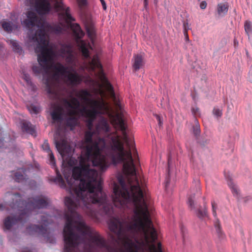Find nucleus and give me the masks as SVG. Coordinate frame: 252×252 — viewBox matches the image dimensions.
I'll list each match as a JSON object with an SVG mask.
<instances>
[{"label":"nucleus","mask_w":252,"mask_h":252,"mask_svg":"<svg viewBox=\"0 0 252 252\" xmlns=\"http://www.w3.org/2000/svg\"><path fill=\"white\" fill-rule=\"evenodd\" d=\"M133 67L135 70H139L143 65V57L141 55H135L134 56Z\"/></svg>","instance_id":"nucleus-21"},{"label":"nucleus","mask_w":252,"mask_h":252,"mask_svg":"<svg viewBox=\"0 0 252 252\" xmlns=\"http://www.w3.org/2000/svg\"><path fill=\"white\" fill-rule=\"evenodd\" d=\"M227 184L229 188L231 189L232 192L234 195H238V190L237 186L234 184V183L231 181H228Z\"/></svg>","instance_id":"nucleus-28"},{"label":"nucleus","mask_w":252,"mask_h":252,"mask_svg":"<svg viewBox=\"0 0 252 252\" xmlns=\"http://www.w3.org/2000/svg\"><path fill=\"white\" fill-rule=\"evenodd\" d=\"M72 205L71 199L67 198V211L64 215V252H95L101 249H105L107 252H123L108 244L98 232L81 220L80 215L72 210Z\"/></svg>","instance_id":"nucleus-3"},{"label":"nucleus","mask_w":252,"mask_h":252,"mask_svg":"<svg viewBox=\"0 0 252 252\" xmlns=\"http://www.w3.org/2000/svg\"><path fill=\"white\" fill-rule=\"evenodd\" d=\"M244 27L246 32L247 33L251 31V23L250 22L246 21L245 23Z\"/></svg>","instance_id":"nucleus-34"},{"label":"nucleus","mask_w":252,"mask_h":252,"mask_svg":"<svg viewBox=\"0 0 252 252\" xmlns=\"http://www.w3.org/2000/svg\"><path fill=\"white\" fill-rule=\"evenodd\" d=\"M77 95L84 102L88 104H92V101H95L94 100L91 99L90 98L91 96V94L86 89H82L80 90Z\"/></svg>","instance_id":"nucleus-17"},{"label":"nucleus","mask_w":252,"mask_h":252,"mask_svg":"<svg viewBox=\"0 0 252 252\" xmlns=\"http://www.w3.org/2000/svg\"><path fill=\"white\" fill-rule=\"evenodd\" d=\"M9 44L12 46L13 50L14 52L21 54L23 52V50L19 43L15 40H10Z\"/></svg>","instance_id":"nucleus-27"},{"label":"nucleus","mask_w":252,"mask_h":252,"mask_svg":"<svg viewBox=\"0 0 252 252\" xmlns=\"http://www.w3.org/2000/svg\"><path fill=\"white\" fill-rule=\"evenodd\" d=\"M156 118H157V120L158 122L159 125L160 126L161 124L160 117L158 115H156Z\"/></svg>","instance_id":"nucleus-44"},{"label":"nucleus","mask_w":252,"mask_h":252,"mask_svg":"<svg viewBox=\"0 0 252 252\" xmlns=\"http://www.w3.org/2000/svg\"><path fill=\"white\" fill-rule=\"evenodd\" d=\"M94 120H93V119H88L87 121V127L88 130H92L93 128V123Z\"/></svg>","instance_id":"nucleus-33"},{"label":"nucleus","mask_w":252,"mask_h":252,"mask_svg":"<svg viewBox=\"0 0 252 252\" xmlns=\"http://www.w3.org/2000/svg\"><path fill=\"white\" fill-rule=\"evenodd\" d=\"M103 79H104V80L105 81V83H106V87H107V89H108V91H109L110 92V93H111V94L113 96H114L115 95V94H114V91H113V87L111 85V84L107 80V79L105 78V77H103Z\"/></svg>","instance_id":"nucleus-30"},{"label":"nucleus","mask_w":252,"mask_h":252,"mask_svg":"<svg viewBox=\"0 0 252 252\" xmlns=\"http://www.w3.org/2000/svg\"><path fill=\"white\" fill-rule=\"evenodd\" d=\"M13 178L16 182L18 183H23L27 180L26 176L25 175V171L23 168L16 172L14 174Z\"/></svg>","instance_id":"nucleus-22"},{"label":"nucleus","mask_w":252,"mask_h":252,"mask_svg":"<svg viewBox=\"0 0 252 252\" xmlns=\"http://www.w3.org/2000/svg\"><path fill=\"white\" fill-rule=\"evenodd\" d=\"M63 28L60 26H56L54 28V31L57 33H59L62 32Z\"/></svg>","instance_id":"nucleus-39"},{"label":"nucleus","mask_w":252,"mask_h":252,"mask_svg":"<svg viewBox=\"0 0 252 252\" xmlns=\"http://www.w3.org/2000/svg\"><path fill=\"white\" fill-rule=\"evenodd\" d=\"M3 29L7 32H11L12 31H18L20 28V25L17 20L13 21H2L0 22Z\"/></svg>","instance_id":"nucleus-13"},{"label":"nucleus","mask_w":252,"mask_h":252,"mask_svg":"<svg viewBox=\"0 0 252 252\" xmlns=\"http://www.w3.org/2000/svg\"><path fill=\"white\" fill-rule=\"evenodd\" d=\"M57 1L55 6L56 8L63 10V15L67 23L74 21L75 19L70 14L69 7H64L63 4L60 2L61 0ZM25 4L27 6L33 7L39 14H45L48 13L51 10V4L48 0H25Z\"/></svg>","instance_id":"nucleus-7"},{"label":"nucleus","mask_w":252,"mask_h":252,"mask_svg":"<svg viewBox=\"0 0 252 252\" xmlns=\"http://www.w3.org/2000/svg\"><path fill=\"white\" fill-rule=\"evenodd\" d=\"M55 144L59 153L63 158L65 156H69L71 154V147L66 140L62 139L60 141H56Z\"/></svg>","instance_id":"nucleus-12"},{"label":"nucleus","mask_w":252,"mask_h":252,"mask_svg":"<svg viewBox=\"0 0 252 252\" xmlns=\"http://www.w3.org/2000/svg\"><path fill=\"white\" fill-rule=\"evenodd\" d=\"M78 4L80 8H83L87 4V0H78Z\"/></svg>","instance_id":"nucleus-35"},{"label":"nucleus","mask_w":252,"mask_h":252,"mask_svg":"<svg viewBox=\"0 0 252 252\" xmlns=\"http://www.w3.org/2000/svg\"><path fill=\"white\" fill-rule=\"evenodd\" d=\"M211 204H212L213 215L215 218H217L216 221L215 222V224L216 232H217L219 238L221 239H223L224 238L225 235L221 230L220 221H219V219L217 218V209L218 208L217 204L215 202V201L214 200H213L211 202Z\"/></svg>","instance_id":"nucleus-14"},{"label":"nucleus","mask_w":252,"mask_h":252,"mask_svg":"<svg viewBox=\"0 0 252 252\" xmlns=\"http://www.w3.org/2000/svg\"><path fill=\"white\" fill-rule=\"evenodd\" d=\"M198 111H199V109L197 107L192 108V112L194 115H195Z\"/></svg>","instance_id":"nucleus-43"},{"label":"nucleus","mask_w":252,"mask_h":252,"mask_svg":"<svg viewBox=\"0 0 252 252\" xmlns=\"http://www.w3.org/2000/svg\"><path fill=\"white\" fill-rule=\"evenodd\" d=\"M79 46L83 56L86 59L90 58L87 44L84 40H80L79 43Z\"/></svg>","instance_id":"nucleus-24"},{"label":"nucleus","mask_w":252,"mask_h":252,"mask_svg":"<svg viewBox=\"0 0 252 252\" xmlns=\"http://www.w3.org/2000/svg\"><path fill=\"white\" fill-rule=\"evenodd\" d=\"M67 61L70 63L72 62V56L70 54L67 58Z\"/></svg>","instance_id":"nucleus-45"},{"label":"nucleus","mask_w":252,"mask_h":252,"mask_svg":"<svg viewBox=\"0 0 252 252\" xmlns=\"http://www.w3.org/2000/svg\"><path fill=\"white\" fill-rule=\"evenodd\" d=\"M90 65L91 69L93 70L97 68L100 70L102 71V65L97 57H94L92 59L90 62Z\"/></svg>","instance_id":"nucleus-25"},{"label":"nucleus","mask_w":252,"mask_h":252,"mask_svg":"<svg viewBox=\"0 0 252 252\" xmlns=\"http://www.w3.org/2000/svg\"><path fill=\"white\" fill-rule=\"evenodd\" d=\"M184 34L185 36V40L186 41L189 42V37L188 32H184Z\"/></svg>","instance_id":"nucleus-42"},{"label":"nucleus","mask_w":252,"mask_h":252,"mask_svg":"<svg viewBox=\"0 0 252 252\" xmlns=\"http://www.w3.org/2000/svg\"><path fill=\"white\" fill-rule=\"evenodd\" d=\"M42 148L43 151L46 152L49 156L50 164L54 167L56 166L55 159L53 153L50 150L49 144L48 141L45 140L42 145Z\"/></svg>","instance_id":"nucleus-18"},{"label":"nucleus","mask_w":252,"mask_h":252,"mask_svg":"<svg viewBox=\"0 0 252 252\" xmlns=\"http://www.w3.org/2000/svg\"><path fill=\"white\" fill-rule=\"evenodd\" d=\"M110 131V127L107 120L101 119L95 127V131L87 130L85 133L86 144L84 157H81L79 165L75 166L72 172L68 173L63 171V175L66 179L67 186L62 175L56 169L57 177L51 179L56 184L63 189H66L71 194L69 198L72 202V209L74 211L78 207L86 210L89 214H94L93 205L98 204L100 209L106 215L112 213V205L108 203L106 194L102 191V181L98 177L97 171L90 168V163L98 167L101 172L104 171L109 166L106 157L101 154L106 147L104 138L97 137L93 140L94 133L107 134Z\"/></svg>","instance_id":"nucleus-2"},{"label":"nucleus","mask_w":252,"mask_h":252,"mask_svg":"<svg viewBox=\"0 0 252 252\" xmlns=\"http://www.w3.org/2000/svg\"><path fill=\"white\" fill-rule=\"evenodd\" d=\"M27 19H24L22 22V24L25 26L27 29H28L30 32L29 33V38L34 42V41L32 39V36L35 34L36 32L39 29H43L44 31L45 30L43 28L39 27L38 26H36V28L37 29L36 30L35 32L32 30L33 28L35 27V24L37 20V16L34 12L29 10L26 13ZM46 33V32H45ZM45 35L46 34L45 33ZM46 39H47V35H46Z\"/></svg>","instance_id":"nucleus-10"},{"label":"nucleus","mask_w":252,"mask_h":252,"mask_svg":"<svg viewBox=\"0 0 252 252\" xmlns=\"http://www.w3.org/2000/svg\"><path fill=\"white\" fill-rule=\"evenodd\" d=\"M229 5L227 3H219L217 5V12L220 16L225 15L228 11Z\"/></svg>","instance_id":"nucleus-23"},{"label":"nucleus","mask_w":252,"mask_h":252,"mask_svg":"<svg viewBox=\"0 0 252 252\" xmlns=\"http://www.w3.org/2000/svg\"><path fill=\"white\" fill-rule=\"evenodd\" d=\"M77 160L74 159L73 158L71 157L68 161V164L70 165V166H73V165L75 164L76 163H77Z\"/></svg>","instance_id":"nucleus-38"},{"label":"nucleus","mask_w":252,"mask_h":252,"mask_svg":"<svg viewBox=\"0 0 252 252\" xmlns=\"http://www.w3.org/2000/svg\"><path fill=\"white\" fill-rule=\"evenodd\" d=\"M40 223L42 224L40 226L35 224L29 225L27 228L28 233L30 235H32L37 233L46 238L50 243H54L55 242L54 238H51L49 237L50 230L49 227H48V225L52 222L51 216L46 214H43L40 216Z\"/></svg>","instance_id":"nucleus-9"},{"label":"nucleus","mask_w":252,"mask_h":252,"mask_svg":"<svg viewBox=\"0 0 252 252\" xmlns=\"http://www.w3.org/2000/svg\"><path fill=\"white\" fill-rule=\"evenodd\" d=\"M213 113L217 117H220L222 115L221 110L217 107H214Z\"/></svg>","instance_id":"nucleus-31"},{"label":"nucleus","mask_w":252,"mask_h":252,"mask_svg":"<svg viewBox=\"0 0 252 252\" xmlns=\"http://www.w3.org/2000/svg\"><path fill=\"white\" fill-rule=\"evenodd\" d=\"M86 30L88 37L93 40L95 35V31L94 26L92 24H87L86 26Z\"/></svg>","instance_id":"nucleus-26"},{"label":"nucleus","mask_w":252,"mask_h":252,"mask_svg":"<svg viewBox=\"0 0 252 252\" xmlns=\"http://www.w3.org/2000/svg\"><path fill=\"white\" fill-rule=\"evenodd\" d=\"M134 149V150H136V149H135V145H134V142L133 141V148L131 149V151L132 150H133Z\"/></svg>","instance_id":"nucleus-48"},{"label":"nucleus","mask_w":252,"mask_h":252,"mask_svg":"<svg viewBox=\"0 0 252 252\" xmlns=\"http://www.w3.org/2000/svg\"><path fill=\"white\" fill-rule=\"evenodd\" d=\"M111 123L121 131L122 137L112 136L110 157L114 164L123 163V171L126 175L118 178L120 187L114 184L112 199L117 207H124L129 202L134 204L132 221H122L117 218L111 219L109 223L110 230L116 236L115 242L122 244L124 247H137L133 240L135 234L139 231L143 233L141 242L147 247H161L160 242L157 246L155 242L158 239L156 229L150 218L147 205L144 199L142 190L136 176V169L131 156L133 140L128 137L126 130L127 126L122 114L109 113Z\"/></svg>","instance_id":"nucleus-1"},{"label":"nucleus","mask_w":252,"mask_h":252,"mask_svg":"<svg viewBox=\"0 0 252 252\" xmlns=\"http://www.w3.org/2000/svg\"><path fill=\"white\" fill-rule=\"evenodd\" d=\"M198 189H199V190L200 191V189L199 187H198Z\"/></svg>","instance_id":"nucleus-51"},{"label":"nucleus","mask_w":252,"mask_h":252,"mask_svg":"<svg viewBox=\"0 0 252 252\" xmlns=\"http://www.w3.org/2000/svg\"><path fill=\"white\" fill-rule=\"evenodd\" d=\"M5 197L6 199L11 200L7 202V208L9 209L10 207L16 214H19V216L17 218L6 217L3 221V228L4 231L10 230L19 222H23V220L27 218L30 211L36 209L46 208L49 203V198L42 195L29 198L27 202L22 200V197L18 193L7 192Z\"/></svg>","instance_id":"nucleus-4"},{"label":"nucleus","mask_w":252,"mask_h":252,"mask_svg":"<svg viewBox=\"0 0 252 252\" xmlns=\"http://www.w3.org/2000/svg\"><path fill=\"white\" fill-rule=\"evenodd\" d=\"M22 129L33 136H35V131L32 124L29 122L24 121L22 124Z\"/></svg>","instance_id":"nucleus-20"},{"label":"nucleus","mask_w":252,"mask_h":252,"mask_svg":"<svg viewBox=\"0 0 252 252\" xmlns=\"http://www.w3.org/2000/svg\"><path fill=\"white\" fill-rule=\"evenodd\" d=\"M193 133L196 136L199 135L200 133V126L197 120H195V124L193 127Z\"/></svg>","instance_id":"nucleus-29"},{"label":"nucleus","mask_w":252,"mask_h":252,"mask_svg":"<svg viewBox=\"0 0 252 252\" xmlns=\"http://www.w3.org/2000/svg\"><path fill=\"white\" fill-rule=\"evenodd\" d=\"M29 110L31 113H33L34 114H37L39 111V108L37 106L34 105H31L29 107Z\"/></svg>","instance_id":"nucleus-32"},{"label":"nucleus","mask_w":252,"mask_h":252,"mask_svg":"<svg viewBox=\"0 0 252 252\" xmlns=\"http://www.w3.org/2000/svg\"><path fill=\"white\" fill-rule=\"evenodd\" d=\"M91 109H88L86 106H83L82 108L79 107L78 111L79 113H85L88 119H93L94 120L97 115L100 114V111L98 110L100 107V104L98 101H92V104H90Z\"/></svg>","instance_id":"nucleus-11"},{"label":"nucleus","mask_w":252,"mask_h":252,"mask_svg":"<svg viewBox=\"0 0 252 252\" xmlns=\"http://www.w3.org/2000/svg\"><path fill=\"white\" fill-rule=\"evenodd\" d=\"M2 48H3L2 44L1 43H0V52H1Z\"/></svg>","instance_id":"nucleus-49"},{"label":"nucleus","mask_w":252,"mask_h":252,"mask_svg":"<svg viewBox=\"0 0 252 252\" xmlns=\"http://www.w3.org/2000/svg\"><path fill=\"white\" fill-rule=\"evenodd\" d=\"M188 204L189 207L191 210H194L196 215L199 218H202L207 215V209L206 208V205H204V208L202 210L200 209V207H195L194 201L191 197H189Z\"/></svg>","instance_id":"nucleus-15"},{"label":"nucleus","mask_w":252,"mask_h":252,"mask_svg":"<svg viewBox=\"0 0 252 252\" xmlns=\"http://www.w3.org/2000/svg\"><path fill=\"white\" fill-rule=\"evenodd\" d=\"M207 7V2L206 1H202L200 4V7L202 9H204Z\"/></svg>","instance_id":"nucleus-40"},{"label":"nucleus","mask_w":252,"mask_h":252,"mask_svg":"<svg viewBox=\"0 0 252 252\" xmlns=\"http://www.w3.org/2000/svg\"><path fill=\"white\" fill-rule=\"evenodd\" d=\"M70 28L74 34L77 39H81L85 35L84 32L82 30L80 25L77 23L70 24Z\"/></svg>","instance_id":"nucleus-19"},{"label":"nucleus","mask_w":252,"mask_h":252,"mask_svg":"<svg viewBox=\"0 0 252 252\" xmlns=\"http://www.w3.org/2000/svg\"><path fill=\"white\" fill-rule=\"evenodd\" d=\"M63 108L60 105L56 106L51 112V115L52 119L55 121L60 122L63 119Z\"/></svg>","instance_id":"nucleus-16"},{"label":"nucleus","mask_w":252,"mask_h":252,"mask_svg":"<svg viewBox=\"0 0 252 252\" xmlns=\"http://www.w3.org/2000/svg\"><path fill=\"white\" fill-rule=\"evenodd\" d=\"M100 1L102 5L103 9L105 10L107 8V6L104 0H100Z\"/></svg>","instance_id":"nucleus-41"},{"label":"nucleus","mask_w":252,"mask_h":252,"mask_svg":"<svg viewBox=\"0 0 252 252\" xmlns=\"http://www.w3.org/2000/svg\"><path fill=\"white\" fill-rule=\"evenodd\" d=\"M32 39L37 43L34 50L38 54L37 60L40 64L33 65L32 70L36 75H38L41 72L42 67L46 70L50 68L49 63L52 60L53 52L52 49L48 47L49 41L46 39L45 32L43 29L38 30L32 36Z\"/></svg>","instance_id":"nucleus-5"},{"label":"nucleus","mask_w":252,"mask_h":252,"mask_svg":"<svg viewBox=\"0 0 252 252\" xmlns=\"http://www.w3.org/2000/svg\"><path fill=\"white\" fill-rule=\"evenodd\" d=\"M22 252H33L32 251L29 250L28 249H24Z\"/></svg>","instance_id":"nucleus-46"},{"label":"nucleus","mask_w":252,"mask_h":252,"mask_svg":"<svg viewBox=\"0 0 252 252\" xmlns=\"http://www.w3.org/2000/svg\"><path fill=\"white\" fill-rule=\"evenodd\" d=\"M184 32H188L189 30V25L188 22L184 21L183 23Z\"/></svg>","instance_id":"nucleus-37"},{"label":"nucleus","mask_w":252,"mask_h":252,"mask_svg":"<svg viewBox=\"0 0 252 252\" xmlns=\"http://www.w3.org/2000/svg\"><path fill=\"white\" fill-rule=\"evenodd\" d=\"M54 73L52 76H48L45 80L46 90L50 94H56V87L60 75L67 73V78L70 85L74 86L80 84L82 79L77 73H71L68 70V67L64 66L60 63L52 66Z\"/></svg>","instance_id":"nucleus-6"},{"label":"nucleus","mask_w":252,"mask_h":252,"mask_svg":"<svg viewBox=\"0 0 252 252\" xmlns=\"http://www.w3.org/2000/svg\"><path fill=\"white\" fill-rule=\"evenodd\" d=\"M62 103L67 110L68 115L70 116L66 120V125L72 128L78 124V119L75 116H77L79 113L78 109L80 107L81 103L79 100L74 97H72L70 100L65 98H63Z\"/></svg>","instance_id":"nucleus-8"},{"label":"nucleus","mask_w":252,"mask_h":252,"mask_svg":"<svg viewBox=\"0 0 252 252\" xmlns=\"http://www.w3.org/2000/svg\"><path fill=\"white\" fill-rule=\"evenodd\" d=\"M144 3L145 6H146L148 5V0H144Z\"/></svg>","instance_id":"nucleus-47"},{"label":"nucleus","mask_w":252,"mask_h":252,"mask_svg":"<svg viewBox=\"0 0 252 252\" xmlns=\"http://www.w3.org/2000/svg\"><path fill=\"white\" fill-rule=\"evenodd\" d=\"M169 163H170V159H169V158H168V168L169 167Z\"/></svg>","instance_id":"nucleus-50"},{"label":"nucleus","mask_w":252,"mask_h":252,"mask_svg":"<svg viewBox=\"0 0 252 252\" xmlns=\"http://www.w3.org/2000/svg\"><path fill=\"white\" fill-rule=\"evenodd\" d=\"M23 78L27 82L28 84H30L31 83V80L30 78V76L29 74L27 73L23 74Z\"/></svg>","instance_id":"nucleus-36"}]
</instances>
